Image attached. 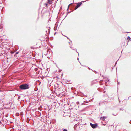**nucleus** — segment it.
<instances>
[{"mask_svg":"<svg viewBox=\"0 0 131 131\" xmlns=\"http://www.w3.org/2000/svg\"><path fill=\"white\" fill-rule=\"evenodd\" d=\"M77 125V124H75L74 126V128H76V126Z\"/></svg>","mask_w":131,"mask_h":131,"instance_id":"nucleus-17","label":"nucleus"},{"mask_svg":"<svg viewBox=\"0 0 131 131\" xmlns=\"http://www.w3.org/2000/svg\"><path fill=\"white\" fill-rule=\"evenodd\" d=\"M91 126L93 128H95L98 126L97 124H93L91 123H90Z\"/></svg>","mask_w":131,"mask_h":131,"instance_id":"nucleus-2","label":"nucleus"},{"mask_svg":"<svg viewBox=\"0 0 131 131\" xmlns=\"http://www.w3.org/2000/svg\"><path fill=\"white\" fill-rule=\"evenodd\" d=\"M10 52L11 54H13L14 53V52H13V51H11Z\"/></svg>","mask_w":131,"mask_h":131,"instance_id":"nucleus-14","label":"nucleus"},{"mask_svg":"<svg viewBox=\"0 0 131 131\" xmlns=\"http://www.w3.org/2000/svg\"><path fill=\"white\" fill-rule=\"evenodd\" d=\"M105 85L107 86V83L106 82L105 83Z\"/></svg>","mask_w":131,"mask_h":131,"instance_id":"nucleus-11","label":"nucleus"},{"mask_svg":"<svg viewBox=\"0 0 131 131\" xmlns=\"http://www.w3.org/2000/svg\"><path fill=\"white\" fill-rule=\"evenodd\" d=\"M117 61H117L116 62V63H115V65H114V66H115V65L117 64Z\"/></svg>","mask_w":131,"mask_h":131,"instance_id":"nucleus-15","label":"nucleus"},{"mask_svg":"<svg viewBox=\"0 0 131 131\" xmlns=\"http://www.w3.org/2000/svg\"><path fill=\"white\" fill-rule=\"evenodd\" d=\"M130 123L131 124V120L130 121Z\"/></svg>","mask_w":131,"mask_h":131,"instance_id":"nucleus-24","label":"nucleus"},{"mask_svg":"<svg viewBox=\"0 0 131 131\" xmlns=\"http://www.w3.org/2000/svg\"><path fill=\"white\" fill-rule=\"evenodd\" d=\"M70 12H69V13H70Z\"/></svg>","mask_w":131,"mask_h":131,"instance_id":"nucleus-28","label":"nucleus"},{"mask_svg":"<svg viewBox=\"0 0 131 131\" xmlns=\"http://www.w3.org/2000/svg\"><path fill=\"white\" fill-rule=\"evenodd\" d=\"M95 72L96 73H97V72H96V71H95Z\"/></svg>","mask_w":131,"mask_h":131,"instance_id":"nucleus-22","label":"nucleus"},{"mask_svg":"<svg viewBox=\"0 0 131 131\" xmlns=\"http://www.w3.org/2000/svg\"><path fill=\"white\" fill-rule=\"evenodd\" d=\"M51 0H48L47 3L48 4H51Z\"/></svg>","mask_w":131,"mask_h":131,"instance_id":"nucleus-6","label":"nucleus"},{"mask_svg":"<svg viewBox=\"0 0 131 131\" xmlns=\"http://www.w3.org/2000/svg\"><path fill=\"white\" fill-rule=\"evenodd\" d=\"M63 131H67V130L66 129H64L63 130Z\"/></svg>","mask_w":131,"mask_h":131,"instance_id":"nucleus-12","label":"nucleus"},{"mask_svg":"<svg viewBox=\"0 0 131 131\" xmlns=\"http://www.w3.org/2000/svg\"><path fill=\"white\" fill-rule=\"evenodd\" d=\"M109 81V80H108V81Z\"/></svg>","mask_w":131,"mask_h":131,"instance_id":"nucleus-29","label":"nucleus"},{"mask_svg":"<svg viewBox=\"0 0 131 131\" xmlns=\"http://www.w3.org/2000/svg\"><path fill=\"white\" fill-rule=\"evenodd\" d=\"M73 49V50H75V49Z\"/></svg>","mask_w":131,"mask_h":131,"instance_id":"nucleus-31","label":"nucleus"},{"mask_svg":"<svg viewBox=\"0 0 131 131\" xmlns=\"http://www.w3.org/2000/svg\"><path fill=\"white\" fill-rule=\"evenodd\" d=\"M83 2L82 1L81 2L78 3L77 4V5L76 6L75 8L74 9V10H76L82 4V2Z\"/></svg>","mask_w":131,"mask_h":131,"instance_id":"nucleus-3","label":"nucleus"},{"mask_svg":"<svg viewBox=\"0 0 131 131\" xmlns=\"http://www.w3.org/2000/svg\"><path fill=\"white\" fill-rule=\"evenodd\" d=\"M96 82H95L94 81H93L91 82V85H92L93 84H95Z\"/></svg>","mask_w":131,"mask_h":131,"instance_id":"nucleus-5","label":"nucleus"},{"mask_svg":"<svg viewBox=\"0 0 131 131\" xmlns=\"http://www.w3.org/2000/svg\"><path fill=\"white\" fill-rule=\"evenodd\" d=\"M106 118L104 116L101 117L100 118V119L103 120H104Z\"/></svg>","mask_w":131,"mask_h":131,"instance_id":"nucleus-4","label":"nucleus"},{"mask_svg":"<svg viewBox=\"0 0 131 131\" xmlns=\"http://www.w3.org/2000/svg\"><path fill=\"white\" fill-rule=\"evenodd\" d=\"M103 82V81L102 80H101L99 82L100 83V85H101L102 84V83Z\"/></svg>","mask_w":131,"mask_h":131,"instance_id":"nucleus-7","label":"nucleus"},{"mask_svg":"<svg viewBox=\"0 0 131 131\" xmlns=\"http://www.w3.org/2000/svg\"><path fill=\"white\" fill-rule=\"evenodd\" d=\"M102 89L101 88H98V91H102L101 90V89Z\"/></svg>","mask_w":131,"mask_h":131,"instance_id":"nucleus-8","label":"nucleus"},{"mask_svg":"<svg viewBox=\"0 0 131 131\" xmlns=\"http://www.w3.org/2000/svg\"><path fill=\"white\" fill-rule=\"evenodd\" d=\"M48 3H46V4H45V5H46V6H47V5H48Z\"/></svg>","mask_w":131,"mask_h":131,"instance_id":"nucleus-18","label":"nucleus"},{"mask_svg":"<svg viewBox=\"0 0 131 131\" xmlns=\"http://www.w3.org/2000/svg\"><path fill=\"white\" fill-rule=\"evenodd\" d=\"M120 110L121 111L122 110H123V109L122 108H120Z\"/></svg>","mask_w":131,"mask_h":131,"instance_id":"nucleus-16","label":"nucleus"},{"mask_svg":"<svg viewBox=\"0 0 131 131\" xmlns=\"http://www.w3.org/2000/svg\"><path fill=\"white\" fill-rule=\"evenodd\" d=\"M105 91H104V92H103V93H105Z\"/></svg>","mask_w":131,"mask_h":131,"instance_id":"nucleus-23","label":"nucleus"},{"mask_svg":"<svg viewBox=\"0 0 131 131\" xmlns=\"http://www.w3.org/2000/svg\"><path fill=\"white\" fill-rule=\"evenodd\" d=\"M6 116H8V115L7 114L6 115Z\"/></svg>","mask_w":131,"mask_h":131,"instance_id":"nucleus-26","label":"nucleus"},{"mask_svg":"<svg viewBox=\"0 0 131 131\" xmlns=\"http://www.w3.org/2000/svg\"><path fill=\"white\" fill-rule=\"evenodd\" d=\"M18 53H19L18 52H16L15 54H18Z\"/></svg>","mask_w":131,"mask_h":131,"instance_id":"nucleus-13","label":"nucleus"},{"mask_svg":"<svg viewBox=\"0 0 131 131\" xmlns=\"http://www.w3.org/2000/svg\"><path fill=\"white\" fill-rule=\"evenodd\" d=\"M67 38L68 39H69V38L68 37H67Z\"/></svg>","mask_w":131,"mask_h":131,"instance_id":"nucleus-30","label":"nucleus"},{"mask_svg":"<svg viewBox=\"0 0 131 131\" xmlns=\"http://www.w3.org/2000/svg\"><path fill=\"white\" fill-rule=\"evenodd\" d=\"M70 48L71 49L72 48L71 46L70 47Z\"/></svg>","mask_w":131,"mask_h":131,"instance_id":"nucleus-25","label":"nucleus"},{"mask_svg":"<svg viewBox=\"0 0 131 131\" xmlns=\"http://www.w3.org/2000/svg\"><path fill=\"white\" fill-rule=\"evenodd\" d=\"M20 89L22 90H25L29 89V86L28 84H23L19 86Z\"/></svg>","mask_w":131,"mask_h":131,"instance_id":"nucleus-1","label":"nucleus"},{"mask_svg":"<svg viewBox=\"0 0 131 131\" xmlns=\"http://www.w3.org/2000/svg\"><path fill=\"white\" fill-rule=\"evenodd\" d=\"M117 114H115V115H114V114H113V115H114V116H116V115H117Z\"/></svg>","mask_w":131,"mask_h":131,"instance_id":"nucleus-19","label":"nucleus"},{"mask_svg":"<svg viewBox=\"0 0 131 131\" xmlns=\"http://www.w3.org/2000/svg\"><path fill=\"white\" fill-rule=\"evenodd\" d=\"M130 39V37L129 36H128L127 38V39L128 40Z\"/></svg>","mask_w":131,"mask_h":131,"instance_id":"nucleus-10","label":"nucleus"},{"mask_svg":"<svg viewBox=\"0 0 131 131\" xmlns=\"http://www.w3.org/2000/svg\"><path fill=\"white\" fill-rule=\"evenodd\" d=\"M72 5V3H71L68 6V9H67V11L68 10V9H69V6L70 5Z\"/></svg>","mask_w":131,"mask_h":131,"instance_id":"nucleus-9","label":"nucleus"},{"mask_svg":"<svg viewBox=\"0 0 131 131\" xmlns=\"http://www.w3.org/2000/svg\"><path fill=\"white\" fill-rule=\"evenodd\" d=\"M118 99H119V98ZM119 103H120V101L119 99Z\"/></svg>","mask_w":131,"mask_h":131,"instance_id":"nucleus-20","label":"nucleus"},{"mask_svg":"<svg viewBox=\"0 0 131 131\" xmlns=\"http://www.w3.org/2000/svg\"><path fill=\"white\" fill-rule=\"evenodd\" d=\"M54 30H55V27H54Z\"/></svg>","mask_w":131,"mask_h":131,"instance_id":"nucleus-27","label":"nucleus"},{"mask_svg":"<svg viewBox=\"0 0 131 131\" xmlns=\"http://www.w3.org/2000/svg\"><path fill=\"white\" fill-rule=\"evenodd\" d=\"M118 84H120V82H118Z\"/></svg>","mask_w":131,"mask_h":131,"instance_id":"nucleus-21","label":"nucleus"}]
</instances>
